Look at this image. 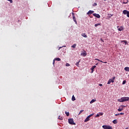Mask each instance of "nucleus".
Wrapping results in <instances>:
<instances>
[{
	"label": "nucleus",
	"instance_id": "nucleus-20",
	"mask_svg": "<svg viewBox=\"0 0 129 129\" xmlns=\"http://www.w3.org/2000/svg\"><path fill=\"white\" fill-rule=\"evenodd\" d=\"M121 43L123 42L125 43V45H126V44H127V41H126V40H123L121 41Z\"/></svg>",
	"mask_w": 129,
	"mask_h": 129
},
{
	"label": "nucleus",
	"instance_id": "nucleus-21",
	"mask_svg": "<svg viewBox=\"0 0 129 129\" xmlns=\"http://www.w3.org/2000/svg\"><path fill=\"white\" fill-rule=\"evenodd\" d=\"M54 60H56V61H61V59L59 57L55 58Z\"/></svg>",
	"mask_w": 129,
	"mask_h": 129
},
{
	"label": "nucleus",
	"instance_id": "nucleus-34",
	"mask_svg": "<svg viewBox=\"0 0 129 129\" xmlns=\"http://www.w3.org/2000/svg\"><path fill=\"white\" fill-rule=\"evenodd\" d=\"M63 47H66V45H64V46H61V47H59V48H58V50L61 49V48H63Z\"/></svg>",
	"mask_w": 129,
	"mask_h": 129
},
{
	"label": "nucleus",
	"instance_id": "nucleus-7",
	"mask_svg": "<svg viewBox=\"0 0 129 129\" xmlns=\"http://www.w3.org/2000/svg\"><path fill=\"white\" fill-rule=\"evenodd\" d=\"M118 30L120 32H121V31H122V30H123V26H120L119 27V26H117V27Z\"/></svg>",
	"mask_w": 129,
	"mask_h": 129
},
{
	"label": "nucleus",
	"instance_id": "nucleus-5",
	"mask_svg": "<svg viewBox=\"0 0 129 129\" xmlns=\"http://www.w3.org/2000/svg\"><path fill=\"white\" fill-rule=\"evenodd\" d=\"M122 13L123 15H126L127 18H129V11H127V10H123Z\"/></svg>",
	"mask_w": 129,
	"mask_h": 129
},
{
	"label": "nucleus",
	"instance_id": "nucleus-13",
	"mask_svg": "<svg viewBox=\"0 0 129 129\" xmlns=\"http://www.w3.org/2000/svg\"><path fill=\"white\" fill-rule=\"evenodd\" d=\"M95 60H96L97 61H99V62H101L102 63H104L105 64H106V63H107V62H103L102 61V60H101L98 58H95Z\"/></svg>",
	"mask_w": 129,
	"mask_h": 129
},
{
	"label": "nucleus",
	"instance_id": "nucleus-17",
	"mask_svg": "<svg viewBox=\"0 0 129 129\" xmlns=\"http://www.w3.org/2000/svg\"><path fill=\"white\" fill-rule=\"evenodd\" d=\"M124 71H127V72H129V68L128 67L124 68Z\"/></svg>",
	"mask_w": 129,
	"mask_h": 129
},
{
	"label": "nucleus",
	"instance_id": "nucleus-6",
	"mask_svg": "<svg viewBox=\"0 0 129 129\" xmlns=\"http://www.w3.org/2000/svg\"><path fill=\"white\" fill-rule=\"evenodd\" d=\"M93 16H94V17H96V18H97L98 19H100V15H99V14H97L96 13H94L93 14Z\"/></svg>",
	"mask_w": 129,
	"mask_h": 129
},
{
	"label": "nucleus",
	"instance_id": "nucleus-36",
	"mask_svg": "<svg viewBox=\"0 0 129 129\" xmlns=\"http://www.w3.org/2000/svg\"><path fill=\"white\" fill-rule=\"evenodd\" d=\"M119 114H120L121 115H123V114H124V113H120Z\"/></svg>",
	"mask_w": 129,
	"mask_h": 129
},
{
	"label": "nucleus",
	"instance_id": "nucleus-25",
	"mask_svg": "<svg viewBox=\"0 0 129 129\" xmlns=\"http://www.w3.org/2000/svg\"><path fill=\"white\" fill-rule=\"evenodd\" d=\"M72 48H76V44H73L72 46Z\"/></svg>",
	"mask_w": 129,
	"mask_h": 129
},
{
	"label": "nucleus",
	"instance_id": "nucleus-32",
	"mask_svg": "<svg viewBox=\"0 0 129 129\" xmlns=\"http://www.w3.org/2000/svg\"><path fill=\"white\" fill-rule=\"evenodd\" d=\"M125 83H126V81L124 80V81L122 82V84H125Z\"/></svg>",
	"mask_w": 129,
	"mask_h": 129
},
{
	"label": "nucleus",
	"instance_id": "nucleus-35",
	"mask_svg": "<svg viewBox=\"0 0 129 129\" xmlns=\"http://www.w3.org/2000/svg\"><path fill=\"white\" fill-rule=\"evenodd\" d=\"M128 2V0H127V2H123V4H126Z\"/></svg>",
	"mask_w": 129,
	"mask_h": 129
},
{
	"label": "nucleus",
	"instance_id": "nucleus-29",
	"mask_svg": "<svg viewBox=\"0 0 129 129\" xmlns=\"http://www.w3.org/2000/svg\"><path fill=\"white\" fill-rule=\"evenodd\" d=\"M124 107H125V106H124V105H121V106H120V108H122L123 109Z\"/></svg>",
	"mask_w": 129,
	"mask_h": 129
},
{
	"label": "nucleus",
	"instance_id": "nucleus-39",
	"mask_svg": "<svg viewBox=\"0 0 129 129\" xmlns=\"http://www.w3.org/2000/svg\"><path fill=\"white\" fill-rule=\"evenodd\" d=\"M101 42H104V40H103L102 38H101Z\"/></svg>",
	"mask_w": 129,
	"mask_h": 129
},
{
	"label": "nucleus",
	"instance_id": "nucleus-9",
	"mask_svg": "<svg viewBox=\"0 0 129 129\" xmlns=\"http://www.w3.org/2000/svg\"><path fill=\"white\" fill-rule=\"evenodd\" d=\"M73 19L76 24H77V21L76 20V18H75V16H74V13H73Z\"/></svg>",
	"mask_w": 129,
	"mask_h": 129
},
{
	"label": "nucleus",
	"instance_id": "nucleus-40",
	"mask_svg": "<svg viewBox=\"0 0 129 129\" xmlns=\"http://www.w3.org/2000/svg\"><path fill=\"white\" fill-rule=\"evenodd\" d=\"M99 86H102V84H99Z\"/></svg>",
	"mask_w": 129,
	"mask_h": 129
},
{
	"label": "nucleus",
	"instance_id": "nucleus-41",
	"mask_svg": "<svg viewBox=\"0 0 129 129\" xmlns=\"http://www.w3.org/2000/svg\"><path fill=\"white\" fill-rule=\"evenodd\" d=\"M94 6H97V4L95 3Z\"/></svg>",
	"mask_w": 129,
	"mask_h": 129
},
{
	"label": "nucleus",
	"instance_id": "nucleus-30",
	"mask_svg": "<svg viewBox=\"0 0 129 129\" xmlns=\"http://www.w3.org/2000/svg\"><path fill=\"white\" fill-rule=\"evenodd\" d=\"M66 66L67 67H68L70 66V64H69V63H67L66 64Z\"/></svg>",
	"mask_w": 129,
	"mask_h": 129
},
{
	"label": "nucleus",
	"instance_id": "nucleus-12",
	"mask_svg": "<svg viewBox=\"0 0 129 129\" xmlns=\"http://www.w3.org/2000/svg\"><path fill=\"white\" fill-rule=\"evenodd\" d=\"M100 115H103V113L100 112V114H97V115L95 116V117H99Z\"/></svg>",
	"mask_w": 129,
	"mask_h": 129
},
{
	"label": "nucleus",
	"instance_id": "nucleus-27",
	"mask_svg": "<svg viewBox=\"0 0 129 129\" xmlns=\"http://www.w3.org/2000/svg\"><path fill=\"white\" fill-rule=\"evenodd\" d=\"M67 116H69V112H65Z\"/></svg>",
	"mask_w": 129,
	"mask_h": 129
},
{
	"label": "nucleus",
	"instance_id": "nucleus-11",
	"mask_svg": "<svg viewBox=\"0 0 129 129\" xmlns=\"http://www.w3.org/2000/svg\"><path fill=\"white\" fill-rule=\"evenodd\" d=\"M93 13H94V11L90 10L89 11H88V13H87V15H92V14H93Z\"/></svg>",
	"mask_w": 129,
	"mask_h": 129
},
{
	"label": "nucleus",
	"instance_id": "nucleus-31",
	"mask_svg": "<svg viewBox=\"0 0 129 129\" xmlns=\"http://www.w3.org/2000/svg\"><path fill=\"white\" fill-rule=\"evenodd\" d=\"M93 115H94V113H92V114L89 115V116L90 118V117H91V116H93Z\"/></svg>",
	"mask_w": 129,
	"mask_h": 129
},
{
	"label": "nucleus",
	"instance_id": "nucleus-38",
	"mask_svg": "<svg viewBox=\"0 0 129 129\" xmlns=\"http://www.w3.org/2000/svg\"><path fill=\"white\" fill-rule=\"evenodd\" d=\"M55 64V59L53 60V64L54 65Z\"/></svg>",
	"mask_w": 129,
	"mask_h": 129
},
{
	"label": "nucleus",
	"instance_id": "nucleus-1",
	"mask_svg": "<svg viewBox=\"0 0 129 129\" xmlns=\"http://www.w3.org/2000/svg\"><path fill=\"white\" fill-rule=\"evenodd\" d=\"M129 97H121L120 99H118V101L119 102H124L125 101H128Z\"/></svg>",
	"mask_w": 129,
	"mask_h": 129
},
{
	"label": "nucleus",
	"instance_id": "nucleus-37",
	"mask_svg": "<svg viewBox=\"0 0 129 129\" xmlns=\"http://www.w3.org/2000/svg\"><path fill=\"white\" fill-rule=\"evenodd\" d=\"M120 114L119 113H118V114H115V116H117L118 115H119Z\"/></svg>",
	"mask_w": 129,
	"mask_h": 129
},
{
	"label": "nucleus",
	"instance_id": "nucleus-14",
	"mask_svg": "<svg viewBox=\"0 0 129 129\" xmlns=\"http://www.w3.org/2000/svg\"><path fill=\"white\" fill-rule=\"evenodd\" d=\"M81 36H82V37H84V38H87V35H86V33H82L81 34Z\"/></svg>",
	"mask_w": 129,
	"mask_h": 129
},
{
	"label": "nucleus",
	"instance_id": "nucleus-28",
	"mask_svg": "<svg viewBox=\"0 0 129 129\" xmlns=\"http://www.w3.org/2000/svg\"><path fill=\"white\" fill-rule=\"evenodd\" d=\"M58 119L60 120H62L63 119V118L60 116H58Z\"/></svg>",
	"mask_w": 129,
	"mask_h": 129
},
{
	"label": "nucleus",
	"instance_id": "nucleus-19",
	"mask_svg": "<svg viewBox=\"0 0 129 129\" xmlns=\"http://www.w3.org/2000/svg\"><path fill=\"white\" fill-rule=\"evenodd\" d=\"M80 62V60H79L78 62H76V65L77 66V67H79V63Z\"/></svg>",
	"mask_w": 129,
	"mask_h": 129
},
{
	"label": "nucleus",
	"instance_id": "nucleus-8",
	"mask_svg": "<svg viewBox=\"0 0 129 129\" xmlns=\"http://www.w3.org/2000/svg\"><path fill=\"white\" fill-rule=\"evenodd\" d=\"M95 68H96V66H93L92 67V68H91V73H93V71H94V69H95Z\"/></svg>",
	"mask_w": 129,
	"mask_h": 129
},
{
	"label": "nucleus",
	"instance_id": "nucleus-22",
	"mask_svg": "<svg viewBox=\"0 0 129 129\" xmlns=\"http://www.w3.org/2000/svg\"><path fill=\"white\" fill-rule=\"evenodd\" d=\"M113 123H114V124H116V123H117V120L115 119L113 121Z\"/></svg>",
	"mask_w": 129,
	"mask_h": 129
},
{
	"label": "nucleus",
	"instance_id": "nucleus-2",
	"mask_svg": "<svg viewBox=\"0 0 129 129\" xmlns=\"http://www.w3.org/2000/svg\"><path fill=\"white\" fill-rule=\"evenodd\" d=\"M115 79V77H113L112 79H110L107 83V84H110V83H113Z\"/></svg>",
	"mask_w": 129,
	"mask_h": 129
},
{
	"label": "nucleus",
	"instance_id": "nucleus-43",
	"mask_svg": "<svg viewBox=\"0 0 129 129\" xmlns=\"http://www.w3.org/2000/svg\"><path fill=\"white\" fill-rule=\"evenodd\" d=\"M98 63H96V65H98Z\"/></svg>",
	"mask_w": 129,
	"mask_h": 129
},
{
	"label": "nucleus",
	"instance_id": "nucleus-24",
	"mask_svg": "<svg viewBox=\"0 0 129 129\" xmlns=\"http://www.w3.org/2000/svg\"><path fill=\"white\" fill-rule=\"evenodd\" d=\"M100 23L95 24V27H98V26H100Z\"/></svg>",
	"mask_w": 129,
	"mask_h": 129
},
{
	"label": "nucleus",
	"instance_id": "nucleus-44",
	"mask_svg": "<svg viewBox=\"0 0 129 129\" xmlns=\"http://www.w3.org/2000/svg\"><path fill=\"white\" fill-rule=\"evenodd\" d=\"M104 1H106V0H104Z\"/></svg>",
	"mask_w": 129,
	"mask_h": 129
},
{
	"label": "nucleus",
	"instance_id": "nucleus-23",
	"mask_svg": "<svg viewBox=\"0 0 129 129\" xmlns=\"http://www.w3.org/2000/svg\"><path fill=\"white\" fill-rule=\"evenodd\" d=\"M118 111H122V110H123V108H119V109H118Z\"/></svg>",
	"mask_w": 129,
	"mask_h": 129
},
{
	"label": "nucleus",
	"instance_id": "nucleus-33",
	"mask_svg": "<svg viewBox=\"0 0 129 129\" xmlns=\"http://www.w3.org/2000/svg\"><path fill=\"white\" fill-rule=\"evenodd\" d=\"M8 2H10L11 4H13V0H7Z\"/></svg>",
	"mask_w": 129,
	"mask_h": 129
},
{
	"label": "nucleus",
	"instance_id": "nucleus-10",
	"mask_svg": "<svg viewBox=\"0 0 129 129\" xmlns=\"http://www.w3.org/2000/svg\"><path fill=\"white\" fill-rule=\"evenodd\" d=\"M81 56H84V57H85V56H86L87 55V53H86V52L85 51H84V52H82L81 53Z\"/></svg>",
	"mask_w": 129,
	"mask_h": 129
},
{
	"label": "nucleus",
	"instance_id": "nucleus-3",
	"mask_svg": "<svg viewBox=\"0 0 129 129\" xmlns=\"http://www.w3.org/2000/svg\"><path fill=\"white\" fill-rule=\"evenodd\" d=\"M102 127L104 129H112V127L108 125H103Z\"/></svg>",
	"mask_w": 129,
	"mask_h": 129
},
{
	"label": "nucleus",
	"instance_id": "nucleus-42",
	"mask_svg": "<svg viewBox=\"0 0 129 129\" xmlns=\"http://www.w3.org/2000/svg\"><path fill=\"white\" fill-rule=\"evenodd\" d=\"M87 117L89 118V119H90V117H89V116H88Z\"/></svg>",
	"mask_w": 129,
	"mask_h": 129
},
{
	"label": "nucleus",
	"instance_id": "nucleus-18",
	"mask_svg": "<svg viewBox=\"0 0 129 129\" xmlns=\"http://www.w3.org/2000/svg\"><path fill=\"white\" fill-rule=\"evenodd\" d=\"M72 100L73 101H74V100H76V99L75 98V97L74 96V95H73L72 98Z\"/></svg>",
	"mask_w": 129,
	"mask_h": 129
},
{
	"label": "nucleus",
	"instance_id": "nucleus-4",
	"mask_svg": "<svg viewBox=\"0 0 129 129\" xmlns=\"http://www.w3.org/2000/svg\"><path fill=\"white\" fill-rule=\"evenodd\" d=\"M69 123H70V124H73L74 125L76 124L75 123H74V120L72 118L69 119Z\"/></svg>",
	"mask_w": 129,
	"mask_h": 129
},
{
	"label": "nucleus",
	"instance_id": "nucleus-16",
	"mask_svg": "<svg viewBox=\"0 0 129 129\" xmlns=\"http://www.w3.org/2000/svg\"><path fill=\"white\" fill-rule=\"evenodd\" d=\"M96 101V99H92L90 102V103L92 104V103H93V102H95Z\"/></svg>",
	"mask_w": 129,
	"mask_h": 129
},
{
	"label": "nucleus",
	"instance_id": "nucleus-15",
	"mask_svg": "<svg viewBox=\"0 0 129 129\" xmlns=\"http://www.w3.org/2000/svg\"><path fill=\"white\" fill-rule=\"evenodd\" d=\"M89 120H90V119H89V118H88V117H87L85 119L84 121L85 122H87V121H89Z\"/></svg>",
	"mask_w": 129,
	"mask_h": 129
},
{
	"label": "nucleus",
	"instance_id": "nucleus-26",
	"mask_svg": "<svg viewBox=\"0 0 129 129\" xmlns=\"http://www.w3.org/2000/svg\"><path fill=\"white\" fill-rule=\"evenodd\" d=\"M84 111V110H81L80 111L79 113V115L80 114L82 113V112H83Z\"/></svg>",
	"mask_w": 129,
	"mask_h": 129
}]
</instances>
